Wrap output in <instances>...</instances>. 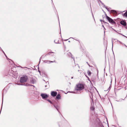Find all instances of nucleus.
<instances>
[{
    "instance_id": "f03ea898",
    "label": "nucleus",
    "mask_w": 127,
    "mask_h": 127,
    "mask_svg": "<svg viewBox=\"0 0 127 127\" xmlns=\"http://www.w3.org/2000/svg\"><path fill=\"white\" fill-rule=\"evenodd\" d=\"M28 79L27 76L21 77L20 78V81L21 83H24L26 82Z\"/></svg>"
},
{
    "instance_id": "6e6552de",
    "label": "nucleus",
    "mask_w": 127,
    "mask_h": 127,
    "mask_svg": "<svg viewBox=\"0 0 127 127\" xmlns=\"http://www.w3.org/2000/svg\"><path fill=\"white\" fill-rule=\"evenodd\" d=\"M111 13H113L114 15H116L117 14V12L116 11L114 10H110Z\"/></svg>"
},
{
    "instance_id": "f257e3e1",
    "label": "nucleus",
    "mask_w": 127,
    "mask_h": 127,
    "mask_svg": "<svg viewBox=\"0 0 127 127\" xmlns=\"http://www.w3.org/2000/svg\"><path fill=\"white\" fill-rule=\"evenodd\" d=\"M84 88V86L83 84H79L76 85L75 88V92H72V93L76 94H80L82 92V91Z\"/></svg>"
},
{
    "instance_id": "c756f323",
    "label": "nucleus",
    "mask_w": 127,
    "mask_h": 127,
    "mask_svg": "<svg viewBox=\"0 0 127 127\" xmlns=\"http://www.w3.org/2000/svg\"><path fill=\"white\" fill-rule=\"evenodd\" d=\"M2 108V107H1V109ZM1 110H0V112H1Z\"/></svg>"
},
{
    "instance_id": "1a4fd4ad",
    "label": "nucleus",
    "mask_w": 127,
    "mask_h": 127,
    "mask_svg": "<svg viewBox=\"0 0 127 127\" xmlns=\"http://www.w3.org/2000/svg\"><path fill=\"white\" fill-rule=\"evenodd\" d=\"M53 105L54 106V107L56 108V109H57V110L59 112V106L57 105H56L55 104H53Z\"/></svg>"
},
{
    "instance_id": "c85d7f7f",
    "label": "nucleus",
    "mask_w": 127,
    "mask_h": 127,
    "mask_svg": "<svg viewBox=\"0 0 127 127\" xmlns=\"http://www.w3.org/2000/svg\"><path fill=\"white\" fill-rule=\"evenodd\" d=\"M123 35V36H125V37H126L127 38V37H126V36H125L124 35Z\"/></svg>"
},
{
    "instance_id": "39448f33",
    "label": "nucleus",
    "mask_w": 127,
    "mask_h": 127,
    "mask_svg": "<svg viewBox=\"0 0 127 127\" xmlns=\"http://www.w3.org/2000/svg\"><path fill=\"white\" fill-rule=\"evenodd\" d=\"M57 94V92L55 91H52L51 93V95L53 96H56Z\"/></svg>"
},
{
    "instance_id": "dca6fc26",
    "label": "nucleus",
    "mask_w": 127,
    "mask_h": 127,
    "mask_svg": "<svg viewBox=\"0 0 127 127\" xmlns=\"http://www.w3.org/2000/svg\"><path fill=\"white\" fill-rule=\"evenodd\" d=\"M46 100L49 102L51 104H54V103H53L50 100L48 99H46Z\"/></svg>"
},
{
    "instance_id": "7ed1b4c3",
    "label": "nucleus",
    "mask_w": 127,
    "mask_h": 127,
    "mask_svg": "<svg viewBox=\"0 0 127 127\" xmlns=\"http://www.w3.org/2000/svg\"><path fill=\"white\" fill-rule=\"evenodd\" d=\"M106 19L109 22L113 25L115 24V22L113 20L109 17L106 16Z\"/></svg>"
},
{
    "instance_id": "6ab92c4d",
    "label": "nucleus",
    "mask_w": 127,
    "mask_h": 127,
    "mask_svg": "<svg viewBox=\"0 0 127 127\" xmlns=\"http://www.w3.org/2000/svg\"><path fill=\"white\" fill-rule=\"evenodd\" d=\"M49 82H48L47 85H45V87L46 88L47 87V88H48L49 87Z\"/></svg>"
},
{
    "instance_id": "5701e85b",
    "label": "nucleus",
    "mask_w": 127,
    "mask_h": 127,
    "mask_svg": "<svg viewBox=\"0 0 127 127\" xmlns=\"http://www.w3.org/2000/svg\"><path fill=\"white\" fill-rule=\"evenodd\" d=\"M53 53V52H49V53L47 55H50V54H51V53Z\"/></svg>"
},
{
    "instance_id": "412c9836",
    "label": "nucleus",
    "mask_w": 127,
    "mask_h": 127,
    "mask_svg": "<svg viewBox=\"0 0 127 127\" xmlns=\"http://www.w3.org/2000/svg\"><path fill=\"white\" fill-rule=\"evenodd\" d=\"M94 107H92L91 108V109L92 110H94Z\"/></svg>"
},
{
    "instance_id": "a878e982",
    "label": "nucleus",
    "mask_w": 127,
    "mask_h": 127,
    "mask_svg": "<svg viewBox=\"0 0 127 127\" xmlns=\"http://www.w3.org/2000/svg\"><path fill=\"white\" fill-rule=\"evenodd\" d=\"M3 52L4 53V54L5 55V56H6V57L7 58V56H6V55L4 53V52L3 51Z\"/></svg>"
},
{
    "instance_id": "423d86ee",
    "label": "nucleus",
    "mask_w": 127,
    "mask_h": 127,
    "mask_svg": "<svg viewBox=\"0 0 127 127\" xmlns=\"http://www.w3.org/2000/svg\"><path fill=\"white\" fill-rule=\"evenodd\" d=\"M120 23L121 25H123L124 26H126L127 25L126 23L123 20L121 21Z\"/></svg>"
},
{
    "instance_id": "4be33fe9",
    "label": "nucleus",
    "mask_w": 127,
    "mask_h": 127,
    "mask_svg": "<svg viewBox=\"0 0 127 127\" xmlns=\"http://www.w3.org/2000/svg\"><path fill=\"white\" fill-rule=\"evenodd\" d=\"M100 21L101 22H104V23H105V22H104V20H100Z\"/></svg>"
},
{
    "instance_id": "393cba45",
    "label": "nucleus",
    "mask_w": 127,
    "mask_h": 127,
    "mask_svg": "<svg viewBox=\"0 0 127 127\" xmlns=\"http://www.w3.org/2000/svg\"><path fill=\"white\" fill-rule=\"evenodd\" d=\"M17 85H23L22 84H20V83H19V84L18 83Z\"/></svg>"
},
{
    "instance_id": "f3484780",
    "label": "nucleus",
    "mask_w": 127,
    "mask_h": 127,
    "mask_svg": "<svg viewBox=\"0 0 127 127\" xmlns=\"http://www.w3.org/2000/svg\"><path fill=\"white\" fill-rule=\"evenodd\" d=\"M99 127H104L102 125V123H99Z\"/></svg>"
},
{
    "instance_id": "9d476101",
    "label": "nucleus",
    "mask_w": 127,
    "mask_h": 127,
    "mask_svg": "<svg viewBox=\"0 0 127 127\" xmlns=\"http://www.w3.org/2000/svg\"><path fill=\"white\" fill-rule=\"evenodd\" d=\"M60 98V94H58L56 96V98L58 99H59Z\"/></svg>"
},
{
    "instance_id": "9b49d317",
    "label": "nucleus",
    "mask_w": 127,
    "mask_h": 127,
    "mask_svg": "<svg viewBox=\"0 0 127 127\" xmlns=\"http://www.w3.org/2000/svg\"><path fill=\"white\" fill-rule=\"evenodd\" d=\"M68 55H69V56H71V57L73 59V60L74 61V58L72 57V55L71 53L70 52H69L68 53Z\"/></svg>"
},
{
    "instance_id": "cd10ccee",
    "label": "nucleus",
    "mask_w": 127,
    "mask_h": 127,
    "mask_svg": "<svg viewBox=\"0 0 127 127\" xmlns=\"http://www.w3.org/2000/svg\"><path fill=\"white\" fill-rule=\"evenodd\" d=\"M124 45L126 47H127V46L125 44H124Z\"/></svg>"
},
{
    "instance_id": "20e7f679",
    "label": "nucleus",
    "mask_w": 127,
    "mask_h": 127,
    "mask_svg": "<svg viewBox=\"0 0 127 127\" xmlns=\"http://www.w3.org/2000/svg\"><path fill=\"white\" fill-rule=\"evenodd\" d=\"M41 96L43 99L47 98L48 97V95L45 94H41Z\"/></svg>"
},
{
    "instance_id": "7c9ffc66",
    "label": "nucleus",
    "mask_w": 127,
    "mask_h": 127,
    "mask_svg": "<svg viewBox=\"0 0 127 127\" xmlns=\"http://www.w3.org/2000/svg\"><path fill=\"white\" fill-rule=\"evenodd\" d=\"M87 63L88 64V65L89 66H90V65H89V64L88 63V62H87Z\"/></svg>"
},
{
    "instance_id": "a211bd4d",
    "label": "nucleus",
    "mask_w": 127,
    "mask_h": 127,
    "mask_svg": "<svg viewBox=\"0 0 127 127\" xmlns=\"http://www.w3.org/2000/svg\"><path fill=\"white\" fill-rule=\"evenodd\" d=\"M124 16L127 17V11L124 14Z\"/></svg>"
},
{
    "instance_id": "aec40b11",
    "label": "nucleus",
    "mask_w": 127,
    "mask_h": 127,
    "mask_svg": "<svg viewBox=\"0 0 127 127\" xmlns=\"http://www.w3.org/2000/svg\"><path fill=\"white\" fill-rule=\"evenodd\" d=\"M24 85L25 86H33L32 85H30L28 84H26Z\"/></svg>"
},
{
    "instance_id": "bb28decb",
    "label": "nucleus",
    "mask_w": 127,
    "mask_h": 127,
    "mask_svg": "<svg viewBox=\"0 0 127 127\" xmlns=\"http://www.w3.org/2000/svg\"><path fill=\"white\" fill-rule=\"evenodd\" d=\"M102 26L104 28V29H105V28L104 26L103 25H102Z\"/></svg>"
},
{
    "instance_id": "4468645a",
    "label": "nucleus",
    "mask_w": 127,
    "mask_h": 127,
    "mask_svg": "<svg viewBox=\"0 0 127 127\" xmlns=\"http://www.w3.org/2000/svg\"><path fill=\"white\" fill-rule=\"evenodd\" d=\"M87 73L89 76H90L92 73L91 72V71H90L88 70L87 71Z\"/></svg>"
},
{
    "instance_id": "0eeeda50",
    "label": "nucleus",
    "mask_w": 127,
    "mask_h": 127,
    "mask_svg": "<svg viewBox=\"0 0 127 127\" xmlns=\"http://www.w3.org/2000/svg\"><path fill=\"white\" fill-rule=\"evenodd\" d=\"M55 62V60H54V61H50L45 60L44 61V62L45 63H47L48 64L50 63H53Z\"/></svg>"
},
{
    "instance_id": "ddd939ff",
    "label": "nucleus",
    "mask_w": 127,
    "mask_h": 127,
    "mask_svg": "<svg viewBox=\"0 0 127 127\" xmlns=\"http://www.w3.org/2000/svg\"><path fill=\"white\" fill-rule=\"evenodd\" d=\"M54 42L56 43H59V41L58 39H56L54 40Z\"/></svg>"
},
{
    "instance_id": "2f4dec72",
    "label": "nucleus",
    "mask_w": 127,
    "mask_h": 127,
    "mask_svg": "<svg viewBox=\"0 0 127 127\" xmlns=\"http://www.w3.org/2000/svg\"><path fill=\"white\" fill-rule=\"evenodd\" d=\"M73 77H72L71 78V79H72L73 78Z\"/></svg>"
},
{
    "instance_id": "b1692460",
    "label": "nucleus",
    "mask_w": 127,
    "mask_h": 127,
    "mask_svg": "<svg viewBox=\"0 0 127 127\" xmlns=\"http://www.w3.org/2000/svg\"><path fill=\"white\" fill-rule=\"evenodd\" d=\"M117 41H118L121 44H123L121 42V41H119L118 40H117Z\"/></svg>"
},
{
    "instance_id": "2eb2a0df",
    "label": "nucleus",
    "mask_w": 127,
    "mask_h": 127,
    "mask_svg": "<svg viewBox=\"0 0 127 127\" xmlns=\"http://www.w3.org/2000/svg\"><path fill=\"white\" fill-rule=\"evenodd\" d=\"M111 82H112V81L111 82V84H110V86L109 87L108 89L106 91H107L108 90H109V91L111 89Z\"/></svg>"
},
{
    "instance_id": "f8f14e48",
    "label": "nucleus",
    "mask_w": 127,
    "mask_h": 127,
    "mask_svg": "<svg viewBox=\"0 0 127 127\" xmlns=\"http://www.w3.org/2000/svg\"><path fill=\"white\" fill-rule=\"evenodd\" d=\"M104 6L109 12H110V10L111 9V8H108L107 6H105L104 5Z\"/></svg>"
},
{
    "instance_id": "473e14b6",
    "label": "nucleus",
    "mask_w": 127,
    "mask_h": 127,
    "mask_svg": "<svg viewBox=\"0 0 127 127\" xmlns=\"http://www.w3.org/2000/svg\"><path fill=\"white\" fill-rule=\"evenodd\" d=\"M38 71L39 72V73H40V71L39 70H38Z\"/></svg>"
}]
</instances>
